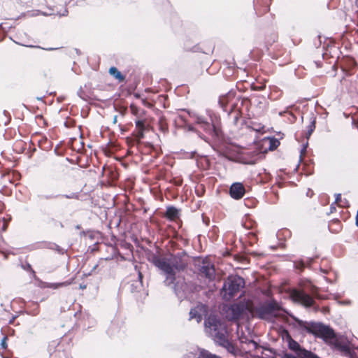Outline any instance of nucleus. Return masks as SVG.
<instances>
[{"label":"nucleus","instance_id":"1","mask_svg":"<svg viewBox=\"0 0 358 358\" xmlns=\"http://www.w3.org/2000/svg\"><path fill=\"white\" fill-rule=\"evenodd\" d=\"M150 261L165 275L164 285L171 286L176 280V273L187 268L189 256L185 250L170 254L167 258L152 254Z\"/></svg>","mask_w":358,"mask_h":358},{"label":"nucleus","instance_id":"2","mask_svg":"<svg viewBox=\"0 0 358 358\" xmlns=\"http://www.w3.org/2000/svg\"><path fill=\"white\" fill-rule=\"evenodd\" d=\"M204 326L206 331L210 334L217 345L224 348L229 353L233 355L238 354L237 348L227 336V329L226 324L218 316L210 314L204 320Z\"/></svg>","mask_w":358,"mask_h":358},{"label":"nucleus","instance_id":"3","mask_svg":"<svg viewBox=\"0 0 358 358\" xmlns=\"http://www.w3.org/2000/svg\"><path fill=\"white\" fill-rule=\"evenodd\" d=\"M256 316L260 320L277 318L280 312H286L280 304L274 299H268L261 303L254 308Z\"/></svg>","mask_w":358,"mask_h":358},{"label":"nucleus","instance_id":"4","mask_svg":"<svg viewBox=\"0 0 358 358\" xmlns=\"http://www.w3.org/2000/svg\"><path fill=\"white\" fill-rule=\"evenodd\" d=\"M306 289L310 292V294L302 289H292L290 292L292 300L302 304L306 308H310L315 305L314 298L320 300L325 299L317 292L316 288L313 285L309 284Z\"/></svg>","mask_w":358,"mask_h":358},{"label":"nucleus","instance_id":"5","mask_svg":"<svg viewBox=\"0 0 358 358\" xmlns=\"http://www.w3.org/2000/svg\"><path fill=\"white\" fill-rule=\"evenodd\" d=\"M245 280L238 275H229L224 281L220 294L224 301H230L245 286Z\"/></svg>","mask_w":358,"mask_h":358},{"label":"nucleus","instance_id":"6","mask_svg":"<svg viewBox=\"0 0 358 358\" xmlns=\"http://www.w3.org/2000/svg\"><path fill=\"white\" fill-rule=\"evenodd\" d=\"M189 115L195 120V123L199 124L200 127L207 134L212 136L215 139H220L222 136V131L216 127L213 122L211 117L210 120L204 116L200 115L195 112L187 110Z\"/></svg>","mask_w":358,"mask_h":358},{"label":"nucleus","instance_id":"7","mask_svg":"<svg viewBox=\"0 0 358 358\" xmlns=\"http://www.w3.org/2000/svg\"><path fill=\"white\" fill-rule=\"evenodd\" d=\"M306 331L329 343H331L336 336L334 331L329 326L322 322H311Z\"/></svg>","mask_w":358,"mask_h":358},{"label":"nucleus","instance_id":"8","mask_svg":"<svg viewBox=\"0 0 358 358\" xmlns=\"http://www.w3.org/2000/svg\"><path fill=\"white\" fill-rule=\"evenodd\" d=\"M336 350H338L341 354L348 358H357V355L351 348L350 342L343 338H338L337 336L330 343Z\"/></svg>","mask_w":358,"mask_h":358},{"label":"nucleus","instance_id":"9","mask_svg":"<svg viewBox=\"0 0 358 358\" xmlns=\"http://www.w3.org/2000/svg\"><path fill=\"white\" fill-rule=\"evenodd\" d=\"M248 309L247 303L243 302L234 303L229 307L227 317L231 321L238 320Z\"/></svg>","mask_w":358,"mask_h":358},{"label":"nucleus","instance_id":"10","mask_svg":"<svg viewBox=\"0 0 358 358\" xmlns=\"http://www.w3.org/2000/svg\"><path fill=\"white\" fill-rule=\"evenodd\" d=\"M175 294L180 301L187 299L190 293L189 285L184 279H179L172 284Z\"/></svg>","mask_w":358,"mask_h":358},{"label":"nucleus","instance_id":"11","mask_svg":"<svg viewBox=\"0 0 358 358\" xmlns=\"http://www.w3.org/2000/svg\"><path fill=\"white\" fill-rule=\"evenodd\" d=\"M135 270H136L138 272V278L136 280H131L129 282V291L133 294L140 293L142 290H143V274L138 269L137 266H135Z\"/></svg>","mask_w":358,"mask_h":358},{"label":"nucleus","instance_id":"12","mask_svg":"<svg viewBox=\"0 0 358 358\" xmlns=\"http://www.w3.org/2000/svg\"><path fill=\"white\" fill-rule=\"evenodd\" d=\"M229 193L230 196L236 200L241 199L245 194V189L241 182H234L229 187Z\"/></svg>","mask_w":358,"mask_h":358},{"label":"nucleus","instance_id":"13","mask_svg":"<svg viewBox=\"0 0 358 358\" xmlns=\"http://www.w3.org/2000/svg\"><path fill=\"white\" fill-rule=\"evenodd\" d=\"M136 129L134 131V135L137 141H140L144 138V132L147 129L145 122L143 120H138L136 121Z\"/></svg>","mask_w":358,"mask_h":358},{"label":"nucleus","instance_id":"14","mask_svg":"<svg viewBox=\"0 0 358 358\" xmlns=\"http://www.w3.org/2000/svg\"><path fill=\"white\" fill-rule=\"evenodd\" d=\"M285 334L289 349L295 352L297 354V355L301 353V350H303V348H301L299 343L292 338V336H290L287 331H285Z\"/></svg>","mask_w":358,"mask_h":358},{"label":"nucleus","instance_id":"15","mask_svg":"<svg viewBox=\"0 0 358 358\" xmlns=\"http://www.w3.org/2000/svg\"><path fill=\"white\" fill-rule=\"evenodd\" d=\"M199 271L208 279H212L215 276L214 266L213 264H210L209 263L203 262V265L199 267Z\"/></svg>","mask_w":358,"mask_h":358},{"label":"nucleus","instance_id":"16","mask_svg":"<svg viewBox=\"0 0 358 358\" xmlns=\"http://www.w3.org/2000/svg\"><path fill=\"white\" fill-rule=\"evenodd\" d=\"M34 247V249H36V245ZM36 248H48L50 250L56 251L59 255H64L66 252L65 249L52 242H43L40 243L39 245L36 247Z\"/></svg>","mask_w":358,"mask_h":358},{"label":"nucleus","instance_id":"17","mask_svg":"<svg viewBox=\"0 0 358 358\" xmlns=\"http://www.w3.org/2000/svg\"><path fill=\"white\" fill-rule=\"evenodd\" d=\"M236 92L230 90L228 93L222 95L218 99V103L220 106L224 110H227L226 108L228 103L235 97Z\"/></svg>","mask_w":358,"mask_h":358},{"label":"nucleus","instance_id":"18","mask_svg":"<svg viewBox=\"0 0 358 358\" xmlns=\"http://www.w3.org/2000/svg\"><path fill=\"white\" fill-rule=\"evenodd\" d=\"M57 198H66V199H79V194L78 192H71L69 194H45L42 196V199L45 200H50Z\"/></svg>","mask_w":358,"mask_h":358},{"label":"nucleus","instance_id":"19","mask_svg":"<svg viewBox=\"0 0 358 358\" xmlns=\"http://www.w3.org/2000/svg\"><path fill=\"white\" fill-rule=\"evenodd\" d=\"M70 285V282L68 281L62 282H41L39 284V287L42 289L50 288L53 289H57L62 287H66Z\"/></svg>","mask_w":358,"mask_h":358},{"label":"nucleus","instance_id":"20","mask_svg":"<svg viewBox=\"0 0 358 358\" xmlns=\"http://www.w3.org/2000/svg\"><path fill=\"white\" fill-rule=\"evenodd\" d=\"M180 216V210L173 206H170L166 208L164 217L170 220H174Z\"/></svg>","mask_w":358,"mask_h":358},{"label":"nucleus","instance_id":"21","mask_svg":"<svg viewBox=\"0 0 358 358\" xmlns=\"http://www.w3.org/2000/svg\"><path fill=\"white\" fill-rule=\"evenodd\" d=\"M235 106H234L230 111L229 112V116L232 118V122L234 125L237 126L238 124V122L240 118L241 117L242 113L240 110H236Z\"/></svg>","mask_w":358,"mask_h":358},{"label":"nucleus","instance_id":"22","mask_svg":"<svg viewBox=\"0 0 358 358\" xmlns=\"http://www.w3.org/2000/svg\"><path fill=\"white\" fill-rule=\"evenodd\" d=\"M108 73L120 83L125 80V76L115 66H111L108 70Z\"/></svg>","mask_w":358,"mask_h":358},{"label":"nucleus","instance_id":"23","mask_svg":"<svg viewBox=\"0 0 358 358\" xmlns=\"http://www.w3.org/2000/svg\"><path fill=\"white\" fill-rule=\"evenodd\" d=\"M49 10H50V12H43L41 13L42 15H45V16H49V15H58L59 17H62V16H66L68 14V10L65 8H64V10L63 12H61L59 10H57V8H50Z\"/></svg>","mask_w":358,"mask_h":358},{"label":"nucleus","instance_id":"24","mask_svg":"<svg viewBox=\"0 0 358 358\" xmlns=\"http://www.w3.org/2000/svg\"><path fill=\"white\" fill-rule=\"evenodd\" d=\"M185 129L189 131H192V132H194L196 133L198 136L203 140L205 142L208 143L210 144V139L206 137L205 135H203L201 132H200L199 131H198L194 126H192V124H187V123H185Z\"/></svg>","mask_w":358,"mask_h":358},{"label":"nucleus","instance_id":"25","mask_svg":"<svg viewBox=\"0 0 358 358\" xmlns=\"http://www.w3.org/2000/svg\"><path fill=\"white\" fill-rule=\"evenodd\" d=\"M199 357L200 358H222L220 356L213 354L207 350L199 348Z\"/></svg>","mask_w":358,"mask_h":358},{"label":"nucleus","instance_id":"26","mask_svg":"<svg viewBox=\"0 0 358 358\" xmlns=\"http://www.w3.org/2000/svg\"><path fill=\"white\" fill-rule=\"evenodd\" d=\"M120 331L119 323L116 322H112L111 325L108 329V334L110 336H114Z\"/></svg>","mask_w":358,"mask_h":358},{"label":"nucleus","instance_id":"27","mask_svg":"<svg viewBox=\"0 0 358 358\" xmlns=\"http://www.w3.org/2000/svg\"><path fill=\"white\" fill-rule=\"evenodd\" d=\"M315 123H316L315 117H314L313 116L311 117L310 124L307 127V131H306V138H309L310 136H311L312 133L314 131V130L315 129Z\"/></svg>","mask_w":358,"mask_h":358},{"label":"nucleus","instance_id":"28","mask_svg":"<svg viewBox=\"0 0 358 358\" xmlns=\"http://www.w3.org/2000/svg\"><path fill=\"white\" fill-rule=\"evenodd\" d=\"M189 320L196 319L198 322H199L202 319L201 314L199 312V310L196 308H192L189 311Z\"/></svg>","mask_w":358,"mask_h":358},{"label":"nucleus","instance_id":"29","mask_svg":"<svg viewBox=\"0 0 358 358\" xmlns=\"http://www.w3.org/2000/svg\"><path fill=\"white\" fill-rule=\"evenodd\" d=\"M299 356L301 358H320L315 353L306 349H303V350H301V353H300Z\"/></svg>","mask_w":358,"mask_h":358},{"label":"nucleus","instance_id":"30","mask_svg":"<svg viewBox=\"0 0 358 358\" xmlns=\"http://www.w3.org/2000/svg\"><path fill=\"white\" fill-rule=\"evenodd\" d=\"M279 145H280V141L277 138H275L274 137L269 138L268 149L270 150H275Z\"/></svg>","mask_w":358,"mask_h":358},{"label":"nucleus","instance_id":"31","mask_svg":"<svg viewBox=\"0 0 358 358\" xmlns=\"http://www.w3.org/2000/svg\"><path fill=\"white\" fill-rule=\"evenodd\" d=\"M290 317L293 319V320H294L296 322H297L299 328L303 329L306 330L307 329L308 327H306L305 322H303L301 320H299L298 317H296V316H294L293 315H290Z\"/></svg>","mask_w":358,"mask_h":358},{"label":"nucleus","instance_id":"32","mask_svg":"<svg viewBox=\"0 0 358 358\" xmlns=\"http://www.w3.org/2000/svg\"><path fill=\"white\" fill-rule=\"evenodd\" d=\"M21 268L24 271H29L32 274L35 275V271H34V269L31 267V265L29 262H24V263H22Z\"/></svg>","mask_w":358,"mask_h":358},{"label":"nucleus","instance_id":"33","mask_svg":"<svg viewBox=\"0 0 358 358\" xmlns=\"http://www.w3.org/2000/svg\"><path fill=\"white\" fill-rule=\"evenodd\" d=\"M51 345H49V351H50V358H55L56 357H59V358H61V357L62 355H64V352H50L51 351ZM68 358V357H66Z\"/></svg>","mask_w":358,"mask_h":358},{"label":"nucleus","instance_id":"34","mask_svg":"<svg viewBox=\"0 0 358 358\" xmlns=\"http://www.w3.org/2000/svg\"><path fill=\"white\" fill-rule=\"evenodd\" d=\"M3 115L6 117V119H5L4 122H3V124H4V125H7L10 122V121L11 120L10 115V113L7 110H5L3 112Z\"/></svg>","mask_w":358,"mask_h":358},{"label":"nucleus","instance_id":"35","mask_svg":"<svg viewBox=\"0 0 358 358\" xmlns=\"http://www.w3.org/2000/svg\"><path fill=\"white\" fill-rule=\"evenodd\" d=\"M281 358H301L299 355L295 356L291 353L284 352L281 356Z\"/></svg>","mask_w":358,"mask_h":358},{"label":"nucleus","instance_id":"36","mask_svg":"<svg viewBox=\"0 0 358 358\" xmlns=\"http://www.w3.org/2000/svg\"><path fill=\"white\" fill-rule=\"evenodd\" d=\"M7 336H3L1 341V346L2 348L6 349L7 348Z\"/></svg>","mask_w":358,"mask_h":358},{"label":"nucleus","instance_id":"37","mask_svg":"<svg viewBox=\"0 0 358 358\" xmlns=\"http://www.w3.org/2000/svg\"><path fill=\"white\" fill-rule=\"evenodd\" d=\"M307 146H308V143H306V144H304L303 145V148H301V155H300V159H301V155L305 153L306 152V148H307Z\"/></svg>","mask_w":358,"mask_h":358},{"label":"nucleus","instance_id":"38","mask_svg":"<svg viewBox=\"0 0 358 358\" xmlns=\"http://www.w3.org/2000/svg\"><path fill=\"white\" fill-rule=\"evenodd\" d=\"M248 343H252L255 349H257L259 348L258 343L256 341H255L254 340H249Z\"/></svg>","mask_w":358,"mask_h":358},{"label":"nucleus","instance_id":"39","mask_svg":"<svg viewBox=\"0 0 358 358\" xmlns=\"http://www.w3.org/2000/svg\"><path fill=\"white\" fill-rule=\"evenodd\" d=\"M335 196H336L335 201L336 203L341 201V194H336Z\"/></svg>","mask_w":358,"mask_h":358},{"label":"nucleus","instance_id":"40","mask_svg":"<svg viewBox=\"0 0 358 358\" xmlns=\"http://www.w3.org/2000/svg\"><path fill=\"white\" fill-rule=\"evenodd\" d=\"M313 192L312 189H308V191L306 192V196H308V197H312L313 195Z\"/></svg>","mask_w":358,"mask_h":358},{"label":"nucleus","instance_id":"41","mask_svg":"<svg viewBox=\"0 0 358 358\" xmlns=\"http://www.w3.org/2000/svg\"><path fill=\"white\" fill-rule=\"evenodd\" d=\"M18 316L16 315H13L10 320H9V322L8 323L9 324H13L15 321V320L17 317Z\"/></svg>","mask_w":358,"mask_h":358},{"label":"nucleus","instance_id":"42","mask_svg":"<svg viewBox=\"0 0 358 358\" xmlns=\"http://www.w3.org/2000/svg\"><path fill=\"white\" fill-rule=\"evenodd\" d=\"M99 265L98 264H95L92 268V271L91 272L89 273V275H90L92 272L95 271V270L98 268Z\"/></svg>","mask_w":358,"mask_h":358},{"label":"nucleus","instance_id":"43","mask_svg":"<svg viewBox=\"0 0 358 358\" xmlns=\"http://www.w3.org/2000/svg\"><path fill=\"white\" fill-rule=\"evenodd\" d=\"M313 260H314L313 258H307V262H306L307 264H309V265L313 263Z\"/></svg>","mask_w":358,"mask_h":358},{"label":"nucleus","instance_id":"44","mask_svg":"<svg viewBox=\"0 0 358 358\" xmlns=\"http://www.w3.org/2000/svg\"><path fill=\"white\" fill-rule=\"evenodd\" d=\"M196 151L192 152L191 154H190V158L191 159L194 158L195 155H196Z\"/></svg>","mask_w":358,"mask_h":358},{"label":"nucleus","instance_id":"45","mask_svg":"<svg viewBox=\"0 0 358 358\" xmlns=\"http://www.w3.org/2000/svg\"><path fill=\"white\" fill-rule=\"evenodd\" d=\"M355 224L357 227H358V210H357V215H356Z\"/></svg>","mask_w":358,"mask_h":358},{"label":"nucleus","instance_id":"46","mask_svg":"<svg viewBox=\"0 0 358 358\" xmlns=\"http://www.w3.org/2000/svg\"><path fill=\"white\" fill-rule=\"evenodd\" d=\"M117 115H115L114 117H113V123H116L117 122Z\"/></svg>","mask_w":358,"mask_h":358},{"label":"nucleus","instance_id":"47","mask_svg":"<svg viewBox=\"0 0 358 358\" xmlns=\"http://www.w3.org/2000/svg\"><path fill=\"white\" fill-rule=\"evenodd\" d=\"M37 313H36V310H34L33 312L31 313V315H36Z\"/></svg>","mask_w":358,"mask_h":358},{"label":"nucleus","instance_id":"48","mask_svg":"<svg viewBox=\"0 0 358 358\" xmlns=\"http://www.w3.org/2000/svg\"><path fill=\"white\" fill-rule=\"evenodd\" d=\"M29 47L41 48L40 46L29 45Z\"/></svg>","mask_w":358,"mask_h":358},{"label":"nucleus","instance_id":"49","mask_svg":"<svg viewBox=\"0 0 358 358\" xmlns=\"http://www.w3.org/2000/svg\"><path fill=\"white\" fill-rule=\"evenodd\" d=\"M80 287L81 289H85V288L86 287V286H85V285H80Z\"/></svg>","mask_w":358,"mask_h":358},{"label":"nucleus","instance_id":"50","mask_svg":"<svg viewBox=\"0 0 358 358\" xmlns=\"http://www.w3.org/2000/svg\"><path fill=\"white\" fill-rule=\"evenodd\" d=\"M46 50H55V48H47Z\"/></svg>","mask_w":358,"mask_h":358},{"label":"nucleus","instance_id":"51","mask_svg":"<svg viewBox=\"0 0 358 358\" xmlns=\"http://www.w3.org/2000/svg\"><path fill=\"white\" fill-rule=\"evenodd\" d=\"M76 53H77V54H80V50H78V49H76Z\"/></svg>","mask_w":358,"mask_h":358},{"label":"nucleus","instance_id":"52","mask_svg":"<svg viewBox=\"0 0 358 358\" xmlns=\"http://www.w3.org/2000/svg\"><path fill=\"white\" fill-rule=\"evenodd\" d=\"M89 237H90L91 239H92V238H93V236H92V234H90L89 235Z\"/></svg>","mask_w":358,"mask_h":358},{"label":"nucleus","instance_id":"53","mask_svg":"<svg viewBox=\"0 0 358 358\" xmlns=\"http://www.w3.org/2000/svg\"><path fill=\"white\" fill-rule=\"evenodd\" d=\"M81 234L85 235V234H86V232L83 231L81 233Z\"/></svg>","mask_w":358,"mask_h":358},{"label":"nucleus","instance_id":"54","mask_svg":"<svg viewBox=\"0 0 358 358\" xmlns=\"http://www.w3.org/2000/svg\"><path fill=\"white\" fill-rule=\"evenodd\" d=\"M44 76L45 77H47L48 76V74L44 72Z\"/></svg>","mask_w":358,"mask_h":358},{"label":"nucleus","instance_id":"55","mask_svg":"<svg viewBox=\"0 0 358 358\" xmlns=\"http://www.w3.org/2000/svg\"><path fill=\"white\" fill-rule=\"evenodd\" d=\"M252 254H253L254 255H257V252H252Z\"/></svg>","mask_w":358,"mask_h":358},{"label":"nucleus","instance_id":"56","mask_svg":"<svg viewBox=\"0 0 358 358\" xmlns=\"http://www.w3.org/2000/svg\"><path fill=\"white\" fill-rule=\"evenodd\" d=\"M319 309L318 306L315 307V310H317Z\"/></svg>","mask_w":358,"mask_h":358},{"label":"nucleus","instance_id":"57","mask_svg":"<svg viewBox=\"0 0 358 358\" xmlns=\"http://www.w3.org/2000/svg\"><path fill=\"white\" fill-rule=\"evenodd\" d=\"M76 228H77V229H80V226H79V225H78V226L76 227Z\"/></svg>","mask_w":358,"mask_h":358},{"label":"nucleus","instance_id":"58","mask_svg":"<svg viewBox=\"0 0 358 358\" xmlns=\"http://www.w3.org/2000/svg\"><path fill=\"white\" fill-rule=\"evenodd\" d=\"M185 358H187V357H185Z\"/></svg>","mask_w":358,"mask_h":358}]
</instances>
